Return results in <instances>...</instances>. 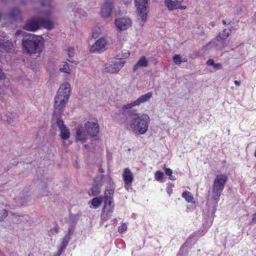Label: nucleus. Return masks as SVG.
<instances>
[{"instance_id": "11", "label": "nucleus", "mask_w": 256, "mask_h": 256, "mask_svg": "<svg viewBox=\"0 0 256 256\" xmlns=\"http://www.w3.org/2000/svg\"><path fill=\"white\" fill-rule=\"evenodd\" d=\"M124 61L116 62L112 64H104V69L106 72L116 74L124 66Z\"/></svg>"}, {"instance_id": "26", "label": "nucleus", "mask_w": 256, "mask_h": 256, "mask_svg": "<svg viewBox=\"0 0 256 256\" xmlns=\"http://www.w3.org/2000/svg\"><path fill=\"white\" fill-rule=\"evenodd\" d=\"M182 197L184 198L186 202H192L194 198L192 194L188 191H186L183 192Z\"/></svg>"}, {"instance_id": "49", "label": "nucleus", "mask_w": 256, "mask_h": 256, "mask_svg": "<svg viewBox=\"0 0 256 256\" xmlns=\"http://www.w3.org/2000/svg\"><path fill=\"white\" fill-rule=\"evenodd\" d=\"M222 24H223L224 25H226V22L225 20H222Z\"/></svg>"}, {"instance_id": "45", "label": "nucleus", "mask_w": 256, "mask_h": 256, "mask_svg": "<svg viewBox=\"0 0 256 256\" xmlns=\"http://www.w3.org/2000/svg\"><path fill=\"white\" fill-rule=\"evenodd\" d=\"M28 198V196H27L26 197L24 196V200H22V204H24V203L27 201V199Z\"/></svg>"}, {"instance_id": "43", "label": "nucleus", "mask_w": 256, "mask_h": 256, "mask_svg": "<svg viewBox=\"0 0 256 256\" xmlns=\"http://www.w3.org/2000/svg\"><path fill=\"white\" fill-rule=\"evenodd\" d=\"M124 184V188L127 190H129L130 188H131L130 186L132 184Z\"/></svg>"}, {"instance_id": "10", "label": "nucleus", "mask_w": 256, "mask_h": 256, "mask_svg": "<svg viewBox=\"0 0 256 256\" xmlns=\"http://www.w3.org/2000/svg\"><path fill=\"white\" fill-rule=\"evenodd\" d=\"M90 135L84 126L80 125L76 128V140L84 143L88 138Z\"/></svg>"}, {"instance_id": "31", "label": "nucleus", "mask_w": 256, "mask_h": 256, "mask_svg": "<svg viewBox=\"0 0 256 256\" xmlns=\"http://www.w3.org/2000/svg\"><path fill=\"white\" fill-rule=\"evenodd\" d=\"M6 116V120L7 121L8 124L12 123L16 118V115L11 113H8Z\"/></svg>"}, {"instance_id": "44", "label": "nucleus", "mask_w": 256, "mask_h": 256, "mask_svg": "<svg viewBox=\"0 0 256 256\" xmlns=\"http://www.w3.org/2000/svg\"><path fill=\"white\" fill-rule=\"evenodd\" d=\"M130 55V53L129 52H126L124 54H123L122 58H126L128 57Z\"/></svg>"}, {"instance_id": "4", "label": "nucleus", "mask_w": 256, "mask_h": 256, "mask_svg": "<svg viewBox=\"0 0 256 256\" xmlns=\"http://www.w3.org/2000/svg\"><path fill=\"white\" fill-rule=\"evenodd\" d=\"M228 180V176L224 174H218L216 176L212 188V198L218 202L220 200L222 192Z\"/></svg>"}, {"instance_id": "17", "label": "nucleus", "mask_w": 256, "mask_h": 256, "mask_svg": "<svg viewBox=\"0 0 256 256\" xmlns=\"http://www.w3.org/2000/svg\"><path fill=\"white\" fill-rule=\"evenodd\" d=\"M122 176L124 184H132L134 180V176L132 172L127 168L124 170Z\"/></svg>"}, {"instance_id": "30", "label": "nucleus", "mask_w": 256, "mask_h": 256, "mask_svg": "<svg viewBox=\"0 0 256 256\" xmlns=\"http://www.w3.org/2000/svg\"><path fill=\"white\" fill-rule=\"evenodd\" d=\"M60 228L57 225L54 226L52 228L50 231L48 232V236H55L58 234L59 232Z\"/></svg>"}, {"instance_id": "33", "label": "nucleus", "mask_w": 256, "mask_h": 256, "mask_svg": "<svg viewBox=\"0 0 256 256\" xmlns=\"http://www.w3.org/2000/svg\"><path fill=\"white\" fill-rule=\"evenodd\" d=\"M102 30L100 28H96L92 32V38H98Z\"/></svg>"}, {"instance_id": "51", "label": "nucleus", "mask_w": 256, "mask_h": 256, "mask_svg": "<svg viewBox=\"0 0 256 256\" xmlns=\"http://www.w3.org/2000/svg\"><path fill=\"white\" fill-rule=\"evenodd\" d=\"M254 156L255 157H256V150H255V152H254Z\"/></svg>"}, {"instance_id": "32", "label": "nucleus", "mask_w": 256, "mask_h": 256, "mask_svg": "<svg viewBox=\"0 0 256 256\" xmlns=\"http://www.w3.org/2000/svg\"><path fill=\"white\" fill-rule=\"evenodd\" d=\"M164 173L160 171H156L154 174V178L158 181L161 182L164 176Z\"/></svg>"}, {"instance_id": "16", "label": "nucleus", "mask_w": 256, "mask_h": 256, "mask_svg": "<svg viewBox=\"0 0 256 256\" xmlns=\"http://www.w3.org/2000/svg\"><path fill=\"white\" fill-rule=\"evenodd\" d=\"M21 12L18 8H12L10 12L4 16V18L10 22L18 20L20 16Z\"/></svg>"}, {"instance_id": "36", "label": "nucleus", "mask_w": 256, "mask_h": 256, "mask_svg": "<svg viewBox=\"0 0 256 256\" xmlns=\"http://www.w3.org/2000/svg\"><path fill=\"white\" fill-rule=\"evenodd\" d=\"M67 51H68V54L70 58H71L74 56V54H75V50H74V48H68Z\"/></svg>"}, {"instance_id": "29", "label": "nucleus", "mask_w": 256, "mask_h": 256, "mask_svg": "<svg viewBox=\"0 0 256 256\" xmlns=\"http://www.w3.org/2000/svg\"><path fill=\"white\" fill-rule=\"evenodd\" d=\"M44 6H48V10H44L43 12V14L44 15L50 16L54 12V8L52 6L50 5V4H49V5H44Z\"/></svg>"}, {"instance_id": "38", "label": "nucleus", "mask_w": 256, "mask_h": 256, "mask_svg": "<svg viewBox=\"0 0 256 256\" xmlns=\"http://www.w3.org/2000/svg\"><path fill=\"white\" fill-rule=\"evenodd\" d=\"M8 216V212L6 210L3 209L0 213V220H2Z\"/></svg>"}, {"instance_id": "25", "label": "nucleus", "mask_w": 256, "mask_h": 256, "mask_svg": "<svg viewBox=\"0 0 256 256\" xmlns=\"http://www.w3.org/2000/svg\"><path fill=\"white\" fill-rule=\"evenodd\" d=\"M232 30L230 29L227 30L226 28L224 29L222 32H220L216 36V39L219 40V39L224 40L230 34Z\"/></svg>"}, {"instance_id": "20", "label": "nucleus", "mask_w": 256, "mask_h": 256, "mask_svg": "<svg viewBox=\"0 0 256 256\" xmlns=\"http://www.w3.org/2000/svg\"><path fill=\"white\" fill-rule=\"evenodd\" d=\"M148 62L144 56L141 57L137 63L134 66L133 70L136 72L140 67H146L148 66Z\"/></svg>"}, {"instance_id": "40", "label": "nucleus", "mask_w": 256, "mask_h": 256, "mask_svg": "<svg viewBox=\"0 0 256 256\" xmlns=\"http://www.w3.org/2000/svg\"><path fill=\"white\" fill-rule=\"evenodd\" d=\"M165 173L166 175L170 176L172 173V170L170 168H165Z\"/></svg>"}, {"instance_id": "18", "label": "nucleus", "mask_w": 256, "mask_h": 256, "mask_svg": "<svg viewBox=\"0 0 256 256\" xmlns=\"http://www.w3.org/2000/svg\"><path fill=\"white\" fill-rule=\"evenodd\" d=\"M13 48L12 42L8 39L1 40L0 39V48L4 50L6 52H10Z\"/></svg>"}, {"instance_id": "6", "label": "nucleus", "mask_w": 256, "mask_h": 256, "mask_svg": "<svg viewBox=\"0 0 256 256\" xmlns=\"http://www.w3.org/2000/svg\"><path fill=\"white\" fill-rule=\"evenodd\" d=\"M138 6V16L141 18L143 22H145L147 19L148 14V8L146 6L148 0H140L139 2L136 0Z\"/></svg>"}, {"instance_id": "9", "label": "nucleus", "mask_w": 256, "mask_h": 256, "mask_svg": "<svg viewBox=\"0 0 256 256\" xmlns=\"http://www.w3.org/2000/svg\"><path fill=\"white\" fill-rule=\"evenodd\" d=\"M108 42L106 38H101L98 40L94 44L91 46L90 52H101L106 49Z\"/></svg>"}, {"instance_id": "7", "label": "nucleus", "mask_w": 256, "mask_h": 256, "mask_svg": "<svg viewBox=\"0 0 256 256\" xmlns=\"http://www.w3.org/2000/svg\"><path fill=\"white\" fill-rule=\"evenodd\" d=\"M40 17L34 16L30 18L24 26V28L28 31L34 32L40 29Z\"/></svg>"}, {"instance_id": "28", "label": "nucleus", "mask_w": 256, "mask_h": 256, "mask_svg": "<svg viewBox=\"0 0 256 256\" xmlns=\"http://www.w3.org/2000/svg\"><path fill=\"white\" fill-rule=\"evenodd\" d=\"M32 2L34 6L38 4L42 6H44V5H49L50 0H32Z\"/></svg>"}, {"instance_id": "1", "label": "nucleus", "mask_w": 256, "mask_h": 256, "mask_svg": "<svg viewBox=\"0 0 256 256\" xmlns=\"http://www.w3.org/2000/svg\"><path fill=\"white\" fill-rule=\"evenodd\" d=\"M70 92V84L64 83L60 86L54 98L53 120H54L56 119V124L58 128L60 136L62 140H67L70 138V132L69 128L64 124L63 120L58 117V115L67 103Z\"/></svg>"}, {"instance_id": "35", "label": "nucleus", "mask_w": 256, "mask_h": 256, "mask_svg": "<svg viewBox=\"0 0 256 256\" xmlns=\"http://www.w3.org/2000/svg\"><path fill=\"white\" fill-rule=\"evenodd\" d=\"M60 70L61 72L70 74V70L69 68V66H68V64H64L62 68H60Z\"/></svg>"}, {"instance_id": "13", "label": "nucleus", "mask_w": 256, "mask_h": 256, "mask_svg": "<svg viewBox=\"0 0 256 256\" xmlns=\"http://www.w3.org/2000/svg\"><path fill=\"white\" fill-rule=\"evenodd\" d=\"M114 210V204L112 203H105L100 216L101 218L107 220L111 217Z\"/></svg>"}, {"instance_id": "5", "label": "nucleus", "mask_w": 256, "mask_h": 256, "mask_svg": "<svg viewBox=\"0 0 256 256\" xmlns=\"http://www.w3.org/2000/svg\"><path fill=\"white\" fill-rule=\"evenodd\" d=\"M152 92H148L142 94L134 102L123 105L122 108V109H130L134 107L139 106L142 104L148 101L152 98Z\"/></svg>"}, {"instance_id": "3", "label": "nucleus", "mask_w": 256, "mask_h": 256, "mask_svg": "<svg viewBox=\"0 0 256 256\" xmlns=\"http://www.w3.org/2000/svg\"><path fill=\"white\" fill-rule=\"evenodd\" d=\"M150 122V118L148 114H136L132 116L129 126L135 134H144L148 131Z\"/></svg>"}, {"instance_id": "47", "label": "nucleus", "mask_w": 256, "mask_h": 256, "mask_svg": "<svg viewBox=\"0 0 256 256\" xmlns=\"http://www.w3.org/2000/svg\"><path fill=\"white\" fill-rule=\"evenodd\" d=\"M169 178L172 180H174L176 179V178L172 176V174L169 176Z\"/></svg>"}, {"instance_id": "14", "label": "nucleus", "mask_w": 256, "mask_h": 256, "mask_svg": "<svg viewBox=\"0 0 256 256\" xmlns=\"http://www.w3.org/2000/svg\"><path fill=\"white\" fill-rule=\"evenodd\" d=\"M183 1L184 0H165L164 4L167 7L168 9L170 11L176 9L185 10L186 8V6H181V4Z\"/></svg>"}, {"instance_id": "22", "label": "nucleus", "mask_w": 256, "mask_h": 256, "mask_svg": "<svg viewBox=\"0 0 256 256\" xmlns=\"http://www.w3.org/2000/svg\"><path fill=\"white\" fill-rule=\"evenodd\" d=\"M40 26L47 30H52L54 28L53 22L42 18H40Z\"/></svg>"}, {"instance_id": "34", "label": "nucleus", "mask_w": 256, "mask_h": 256, "mask_svg": "<svg viewBox=\"0 0 256 256\" xmlns=\"http://www.w3.org/2000/svg\"><path fill=\"white\" fill-rule=\"evenodd\" d=\"M48 193V190H47V186L46 184H44L42 188L40 190V194L42 196H47Z\"/></svg>"}, {"instance_id": "15", "label": "nucleus", "mask_w": 256, "mask_h": 256, "mask_svg": "<svg viewBox=\"0 0 256 256\" xmlns=\"http://www.w3.org/2000/svg\"><path fill=\"white\" fill-rule=\"evenodd\" d=\"M113 8V0H106L102 8L101 14L104 18L109 17Z\"/></svg>"}, {"instance_id": "37", "label": "nucleus", "mask_w": 256, "mask_h": 256, "mask_svg": "<svg viewBox=\"0 0 256 256\" xmlns=\"http://www.w3.org/2000/svg\"><path fill=\"white\" fill-rule=\"evenodd\" d=\"M173 59L174 62L176 64H180L182 62L181 57L178 55H175Z\"/></svg>"}, {"instance_id": "41", "label": "nucleus", "mask_w": 256, "mask_h": 256, "mask_svg": "<svg viewBox=\"0 0 256 256\" xmlns=\"http://www.w3.org/2000/svg\"><path fill=\"white\" fill-rule=\"evenodd\" d=\"M206 64L208 65V66H214V60H212V59H210L208 60L207 62H206Z\"/></svg>"}, {"instance_id": "42", "label": "nucleus", "mask_w": 256, "mask_h": 256, "mask_svg": "<svg viewBox=\"0 0 256 256\" xmlns=\"http://www.w3.org/2000/svg\"><path fill=\"white\" fill-rule=\"evenodd\" d=\"M256 212L254 214L253 218L250 224H256Z\"/></svg>"}, {"instance_id": "53", "label": "nucleus", "mask_w": 256, "mask_h": 256, "mask_svg": "<svg viewBox=\"0 0 256 256\" xmlns=\"http://www.w3.org/2000/svg\"><path fill=\"white\" fill-rule=\"evenodd\" d=\"M68 60V61H69V62H73V61H72V60Z\"/></svg>"}, {"instance_id": "48", "label": "nucleus", "mask_w": 256, "mask_h": 256, "mask_svg": "<svg viewBox=\"0 0 256 256\" xmlns=\"http://www.w3.org/2000/svg\"><path fill=\"white\" fill-rule=\"evenodd\" d=\"M220 66H221V64L220 63H217V64L214 63V68H218Z\"/></svg>"}, {"instance_id": "23", "label": "nucleus", "mask_w": 256, "mask_h": 256, "mask_svg": "<svg viewBox=\"0 0 256 256\" xmlns=\"http://www.w3.org/2000/svg\"><path fill=\"white\" fill-rule=\"evenodd\" d=\"M114 191L112 190H108L106 191L104 193V202L105 203H112V196Z\"/></svg>"}, {"instance_id": "21", "label": "nucleus", "mask_w": 256, "mask_h": 256, "mask_svg": "<svg viewBox=\"0 0 256 256\" xmlns=\"http://www.w3.org/2000/svg\"><path fill=\"white\" fill-rule=\"evenodd\" d=\"M104 201V198L102 196L96 197L93 198L90 202L92 206L94 208H98L102 202Z\"/></svg>"}, {"instance_id": "50", "label": "nucleus", "mask_w": 256, "mask_h": 256, "mask_svg": "<svg viewBox=\"0 0 256 256\" xmlns=\"http://www.w3.org/2000/svg\"><path fill=\"white\" fill-rule=\"evenodd\" d=\"M103 177H104V175H100V180H102V179Z\"/></svg>"}, {"instance_id": "2", "label": "nucleus", "mask_w": 256, "mask_h": 256, "mask_svg": "<svg viewBox=\"0 0 256 256\" xmlns=\"http://www.w3.org/2000/svg\"><path fill=\"white\" fill-rule=\"evenodd\" d=\"M15 35L22 37V46L25 52L30 54H40L43 48L41 36L28 34L22 30H18Z\"/></svg>"}, {"instance_id": "27", "label": "nucleus", "mask_w": 256, "mask_h": 256, "mask_svg": "<svg viewBox=\"0 0 256 256\" xmlns=\"http://www.w3.org/2000/svg\"><path fill=\"white\" fill-rule=\"evenodd\" d=\"M102 185V183L100 184L93 185L92 188V196H97L100 192V186Z\"/></svg>"}, {"instance_id": "46", "label": "nucleus", "mask_w": 256, "mask_h": 256, "mask_svg": "<svg viewBox=\"0 0 256 256\" xmlns=\"http://www.w3.org/2000/svg\"><path fill=\"white\" fill-rule=\"evenodd\" d=\"M234 82L236 86H240V82L236 80H234Z\"/></svg>"}, {"instance_id": "39", "label": "nucleus", "mask_w": 256, "mask_h": 256, "mask_svg": "<svg viewBox=\"0 0 256 256\" xmlns=\"http://www.w3.org/2000/svg\"><path fill=\"white\" fill-rule=\"evenodd\" d=\"M127 230V226L125 224H123L120 227L118 228V232H123Z\"/></svg>"}, {"instance_id": "12", "label": "nucleus", "mask_w": 256, "mask_h": 256, "mask_svg": "<svg viewBox=\"0 0 256 256\" xmlns=\"http://www.w3.org/2000/svg\"><path fill=\"white\" fill-rule=\"evenodd\" d=\"M115 25L120 30H127L132 25V20L127 17L117 18L115 20Z\"/></svg>"}, {"instance_id": "19", "label": "nucleus", "mask_w": 256, "mask_h": 256, "mask_svg": "<svg viewBox=\"0 0 256 256\" xmlns=\"http://www.w3.org/2000/svg\"><path fill=\"white\" fill-rule=\"evenodd\" d=\"M70 239V236L69 234H66L63 238L61 246L58 249V256L61 254L62 252L64 251L68 244V243Z\"/></svg>"}, {"instance_id": "54", "label": "nucleus", "mask_w": 256, "mask_h": 256, "mask_svg": "<svg viewBox=\"0 0 256 256\" xmlns=\"http://www.w3.org/2000/svg\"><path fill=\"white\" fill-rule=\"evenodd\" d=\"M100 172H103V170H101V169H100Z\"/></svg>"}, {"instance_id": "52", "label": "nucleus", "mask_w": 256, "mask_h": 256, "mask_svg": "<svg viewBox=\"0 0 256 256\" xmlns=\"http://www.w3.org/2000/svg\"><path fill=\"white\" fill-rule=\"evenodd\" d=\"M126 2H128L130 0H124Z\"/></svg>"}, {"instance_id": "8", "label": "nucleus", "mask_w": 256, "mask_h": 256, "mask_svg": "<svg viewBox=\"0 0 256 256\" xmlns=\"http://www.w3.org/2000/svg\"><path fill=\"white\" fill-rule=\"evenodd\" d=\"M84 126L91 137L96 136L99 132V126L96 120L88 121L85 122Z\"/></svg>"}, {"instance_id": "24", "label": "nucleus", "mask_w": 256, "mask_h": 256, "mask_svg": "<svg viewBox=\"0 0 256 256\" xmlns=\"http://www.w3.org/2000/svg\"><path fill=\"white\" fill-rule=\"evenodd\" d=\"M74 15L76 16H78L79 18L82 19L86 18L88 16V14L86 12L82 9L78 8L76 9V10L74 11Z\"/></svg>"}]
</instances>
